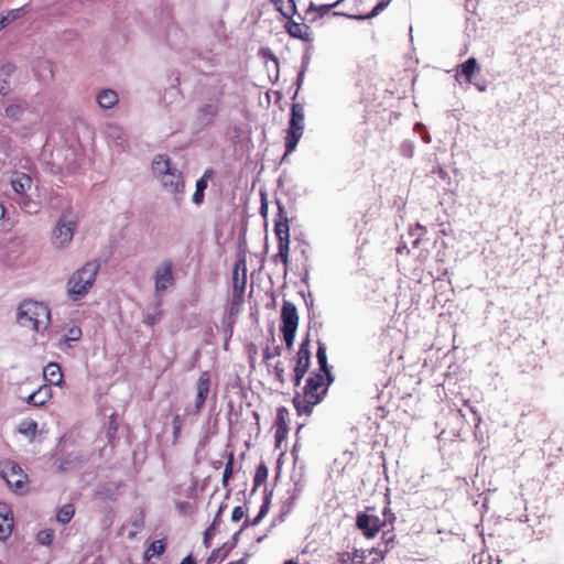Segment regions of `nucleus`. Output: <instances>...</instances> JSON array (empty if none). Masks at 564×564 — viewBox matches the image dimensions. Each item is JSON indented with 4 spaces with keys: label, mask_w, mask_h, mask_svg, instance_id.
I'll return each instance as SVG.
<instances>
[{
    "label": "nucleus",
    "mask_w": 564,
    "mask_h": 564,
    "mask_svg": "<svg viewBox=\"0 0 564 564\" xmlns=\"http://www.w3.org/2000/svg\"><path fill=\"white\" fill-rule=\"evenodd\" d=\"M274 371H275L276 379L281 383H283L284 382V366L281 361L276 362V365L274 366Z\"/></svg>",
    "instance_id": "48"
},
{
    "label": "nucleus",
    "mask_w": 564,
    "mask_h": 564,
    "mask_svg": "<svg viewBox=\"0 0 564 564\" xmlns=\"http://www.w3.org/2000/svg\"><path fill=\"white\" fill-rule=\"evenodd\" d=\"M164 550H165L164 541L155 540L145 550L144 557L147 560H150L152 557L160 556L161 554H163Z\"/></svg>",
    "instance_id": "33"
},
{
    "label": "nucleus",
    "mask_w": 564,
    "mask_h": 564,
    "mask_svg": "<svg viewBox=\"0 0 564 564\" xmlns=\"http://www.w3.org/2000/svg\"><path fill=\"white\" fill-rule=\"evenodd\" d=\"M82 337V329L79 327H70L66 335H65V341L66 343H70V341H77L79 340V338Z\"/></svg>",
    "instance_id": "42"
},
{
    "label": "nucleus",
    "mask_w": 564,
    "mask_h": 564,
    "mask_svg": "<svg viewBox=\"0 0 564 564\" xmlns=\"http://www.w3.org/2000/svg\"><path fill=\"white\" fill-rule=\"evenodd\" d=\"M392 0H380L372 10L365 14V15H354L352 18L357 20H368L377 17L380 12H382L391 2Z\"/></svg>",
    "instance_id": "35"
},
{
    "label": "nucleus",
    "mask_w": 564,
    "mask_h": 564,
    "mask_svg": "<svg viewBox=\"0 0 564 564\" xmlns=\"http://www.w3.org/2000/svg\"><path fill=\"white\" fill-rule=\"evenodd\" d=\"M260 213L262 216H267V213H268V204H267V200L264 198V195H262V199H261V206H260Z\"/></svg>",
    "instance_id": "56"
},
{
    "label": "nucleus",
    "mask_w": 564,
    "mask_h": 564,
    "mask_svg": "<svg viewBox=\"0 0 564 564\" xmlns=\"http://www.w3.org/2000/svg\"><path fill=\"white\" fill-rule=\"evenodd\" d=\"M311 364V351H310V340L306 338L303 340L299 347L296 352V362L294 367V372H307Z\"/></svg>",
    "instance_id": "15"
},
{
    "label": "nucleus",
    "mask_w": 564,
    "mask_h": 564,
    "mask_svg": "<svg viewBox=\"0 0 564 564\" xmlns=\"http://www.w3.org/2000/svg\"><path fill=\"white\" fill-rule=\"evenodd\" d=\"M13 523L11 508L4 502H0V540H6L11 534Z\"/></svg>",
    "instance_id": "14"
},
{
    "label": "nucleus",
    "mask_w": 564,
    "mask_h": 564,
    "mask_svg": "<svg viewBox=\"0 0 564 564\" xmlns=\"http://www.w3.org/2000/svg\"><path fill=\"white\" fill-rule=\"evenodd\" d=\"M365 552L362 550H354L352 552H340L336 556L334 564H362L365 561Z\"/></svg>",
    "instance_id": "19"
},
{
    "label": "nucleus",
    "mask_w": 564,
    "mask_h": 564,
    "mask_svg": "<svg viewBox=\"0 0 564 564\" xmlns=\"http://www.w3.org/2000/svg\"><path fill=\"white\" fill-rule=\"evenodd\" d=\"M284 28L291 37H294V39H297V40H301L304 42L312 41L311 28L304 23L295 22L291 18V19H288Z\"/></svg>",
    "instance_id": "13"
},
{
    "label": "nucleus",
    "mask_w": 564,
    "mask_h": 564,
    "mask_svg": "<svg viewBox=\"0 0 564 564\" xmlns=\"http://www.w3.org/2000/svg\"><path fill=\"white\" fill-rule=\"evenodd\" d=\"M304 107L301 104H293L291 107L289 127L284 138L285 153L282 160H285L297 147L304 133Z\"/></svg>",
    "instance_id": "7"
},
{
    "label": "nucleus",
    "mask_w": 564,
    "mask_h": 564,
    "mask_svg": "<svg viewBox=\"0 0 564 564\" xmlns=\"http://www.w3.org/2000/svg\"><path fill=\"white\" fill-rule=\"evenodd\" d=\"M226 83L223 78H214L209 85L212 96L197 109V119L203 124H210L220 111L221 98Z\"/></svg>",
    "instance_id": "4"
},
{
    "label": "nucleus",
    "mask_w": 564,
    "mask_h": 564,
    "mask_svg": "<svg viewBox=\"0 0 564 564\" xmlns=\"http://www.w3.org/2000/svg\"><path fill=\"white\" fill-rule=\"evenodd\" d=\"M43 377L51 386H61L63 382V373L61 367L51 362L43 369Z\"/></svg>",
    "instance_id": "21"
},
{
    "label": "nucleus",
    "mask_w": 564,
    "mask_h": 564,
    "mask_svg": "<svg viewBox=\"0 0 564 564\" xmlns=\"http://www.w3.org/2000/svg\"><path fill=\"white\" fill-rule=\"evenodd\" d=\"M382 540L386 544L384 550H381L378 547V549H372V551H371L380 556V561L383 560L384 554L389 551V549L393 547L394 542H395V535L392 531H387V532H383Z\"/></svg>",
    "instance_id": "32"
},
{
    "label": "nucleus",
    "mask_w": 564,
    "mask_h": 564,
    "mask_svg": "<svg viewBox=\"0 0 564 564\" xmlns=\"http://www.w3.org/2000/svg\"><path fill=\"white\" fill-rule=\"evenodd\" d=\"M32 178L29 174L26 173H17L12 180H11V187L12 189L21 196L23 195H26V192L31 188L32 186Z\"/></svg>",
    "instance_id": "17"
},
{
    "label": "nucleus",
    "mask_w": 564,
    "mask_h": 564,
    "mask_svg": "<svg viewBox=\"0 0 564 564\" xmlns=\"http://www.w3.org/2000/svg\"><path fill=\"white\" fill-rule=\"evenodd\" d=\"M232 455H230L229 460L227 462L224 473H223V485L227 486L228 480L232 475Z\"/></svg>",
    "instance_id": "45"
},
{
    "label": "nucleus",
    "mask_w": 564,
    "mask_h": 564,
    "mask_svg": "<svg viewBox=\"0 0 564 564\" xmlns=\"http://www.w3.org/2000/svg\"><path fill=\"white\" fill-rule=\"evenodd\" d=\"M21 9L10 11L6 17H8V23L15 20L20 14Z\"/></svg>",
    "instance_id": "55"
},
{
    "label": "nucleus",
    "mask_w": 564,
    "mask_h": 564,
    "mask_svg": "<svg viewBox=\"0 0 564 564\" xmlns=\"http://www.w3.org/2000/svg\"><path fill=\"white\" fill-rule=\"evenodd\" d=\"M99 269L100 261L94 259L70 274L67 280V296L70 301H79L89 293L96 282Z\"/></svg>",
    "instance_id": "2"
},
{
    "label": "nucleus",
    "mask_w": 564,
    "mask_h": 564,
    "mask_svg": "<svg viewBox=\"0 0 564 564\" xmlns=\"http://www.w3.org/2000/svg\"><path fill=\"white\" fill-rule=\"evenodd\" d=\"M267 477H268L267 467L263 464L259 465L256 470L254 478H253L254 488L260 486L261 484H263L267 480Z\"/></svg>",
    "instance_id": "40"
},
{
    "label": "nucleus",
    "mask_w": 564,
    "mask_h": 564,
    "mask_svg": "<svg viewBox=\"0 0 564 564\" xmlns=\"http://www.w3.org/2000/svg\"><path fill=\"white\" fill-rule=\"evenodd\" d=\"M15 70V66L11 63L4 64L0 67V95H7L9 91L8 79Z\"/></svg>",
    "instance_id": "26"
},
{
    "label": "nucleus",
    "mask_w": 564,
    "mask_h": 564,
    "mask_svg": "<svg viewBox=\"0 0 564 564\" xmlns=\"http://www.w3.org/2000/svg\"><path fill=\"white\" fill-rule=\"evenodd\" d=\"M214 176V170L207 169L203 175L198 180H205L206 185H208V181Z\"/></svg>",
    "instance_id": "52"
},
{
    "label": "nucleus",
    "mask_w": 564,
    "mask_h": 564,
    "mask_svg": "<svg viewBox=\"0 0 564 564\" xmlns=\"http://www.w3.org/2000/svg\"><path fill=\"white\" fill-rule=\"evenodd\" d=\"M276 10L286 19L297 13L295 0H270Z\"/></svg>",
    "instance_id": "25"
},
{
    "label": "nucleus",
    "mask_w": 564,
    "mask_h": 564,
    "mask_svg": "<svg viewBox=\"0 0 564 564\" xmlns=\"http://www.w3.org/2000/svg\"><path fill=\"white\" fill-rule=\"evenodd\" d=\"M297 326L299 319H283L281 332L283 335V340L289 349L293 346Z\"/></svg>",
    "instance_id": "22"
},
{
    "label": "nucleus",
    "mask_w": 564,
    "mask_h": 564,
    "mask_svg": "<svg viewBox=\"0 0 564 564\" xmlns=\"http://www.w3.org/2000/svg\"><path fill=\"white\" fill-rule=\"evenodd\" d=\"M209 387H210V376L207 371H204L199 378H198V382H197V395H196V402H195V409L197 411H199L205 401H206V398L208 395V392H209Z\"/></svg>",
    "instance_id": "16"
},
{
    "label": "nucleus",
    "mask_w": 564,
    "mask_h": 564,
    "mask_svg": "<svg viewBox=\"0 0 564 564\" xmlns=\"http://www.w3.org/2000/svg\"><path fill=\"white\" fill-rule=\"evenodd\" d=\"M76 216L70 208L64 209L57 219L52 232V246L55 249H66L74 238Z\"/></svg>",
    "instance_id": "5"
},
{
    "label": "nucleus",
    "mask_w": 564,
    "mask_h": 564,
    "mask_svg": "<svg viewBox=\"0 0 564 564\" xmlns=\"http://www.w3.org/2000/svg\"><path fill=\"white\" fill-rule=\"evenodd\" d=\"M219 552H220V550H214L212 552L210 556L208 557V563L216 562Z\"/></svg>",
    "instance_id": "58"
},
{
    "label": "nucleus",
    "mask_w": 564,
    "mask_h": 564,
    "mask_svg": "<svg viewBox=\"0 0 564 564\" xmlns=\"http://www.w3.org/2000/svg\"><path fill=\"white\" fill-rule=\"evenodd\" d=\"M414 130L421 134V138L425 143H430L432 141L431 134L426 131L425 126L422 122H416Z\"/></svg>",
    "instance_id": "44"
},
{
    "label": "nucleus",
    "mask_w": 564,
    "mask_h": 564,
    "mask_svg": "<svg viewBox=\"0 0 564 564\" xmlns=\"http://www.w3.org/2000/svg\"><path fill=\"white\" fill-rule=\"evenodd\" d=\"M278 214L274 220V235L278 240V253L274 259L280 258L283 264L286 267L289 263V251H290V226L289 218L285 213L284 205L276 200Z\"/></svg>",
    "instance_id": "8"
},
{
    "label": "nucleus",
    "mask_w": 564,
    "mask_h": 564,
    "mask_svg": "<svg viewBox=\"0 0 564 564\" xmlns=\"http://www.w3.org/2000/svg\"><path fill=\"white\" fill-rule=\"evenodd\" d=\"M226 508L225 505H220L219 509H218V512L214 519V522H213V525H216L219 521H220V517H221V513L224 511V509Z\"/></svg>",
    "instance_id": "57"
},
{
    "label": "nucleus",
    "mask_w": 564,
    "mask_h": 564,
    "mask_svg": "<svg viewBox=\"0 0 564 564\" xmlns=\"http://www.w3.org/2000/svg\"><path fill=\"white\" fill-rule=\"evenodd\" d=\"M17 317H52L47 304L36 300L22 301L17 311Z\"/></svg>",
    "instance_id": "12"
},
{
    "label": "nucleus",
    "mask_w": 564,
    "mask_h": 564,
    "mask_svg": "<svg viewBox=\"0 0 564 564\" xmlns=\"http://www.w3.org/2000/svg\"><path fill=\"white\" fill-rule=\"evenodd\" d=\"M329 384L323 373L312 372L306 380L303 394H296L293 398L297 413L310 415L313 408L326 395Z\"/></svg>",
    "instance_id": "1"
},
{
    "label": "nucleus",
    "mask_w": 564,
    "mask_h": 564,
    "mask_svg": "<svg viewBox=\"0 0 564 564\" xmlns=\"http://www.w3.org/2000/svg\"><path fill=\"white\" fill-rule=\"evenodd\" d=\"M304 76H305V66L301 67L300 72L297 73V76H296L297 89L296 90H299L301 88L303 80H304ZM296 95H297V91H295L294 98L296 97Z\"/></svg>",
    "instance_id": "50"
},
{
    "label": "nucleus",
    "mask_w": 564,
    "mask_h": 564,
    "mask_svg": "<svg viewBox=\"0 0 564 564\" xmlns=\"http://www.w3.org/2000/svg\"><path fill=\"white\" fill-rule=\"evenodd\" d=\"M338 4H339V1H336V2L330 3V4H319V6H316L313 1H311L308 7H307V9H306V11H305V14H306V17H311L310 18L311 22H314L317 19L323 18L324 15H326L333 8L337 7Z\"/></svg>",
    "instance_id": "18"
},
{
    "label": "nucleus",
    "mask_w": 564,
    "mask_h": 564,
    "mask_svg": "<svg viewBox=\"0 0 564 564\" xmlns=\"http://www.w3.org/2000/svg\"><path fill=\"white\" fill-rule=\"evenodd\" d=\"M305 371H302V372H294V386L295 387H299L301 384V381L303 379V377L305 376Z\"/></svg>",
    "instance_id": "54"
},
{
    "label": "nucleus",
    "mask_w": 564,
    "mask_h": 564,
    "mask_svg": "<svg viewBox=\"0 0 564 564\" xmlns=\"http://www.w3.org/2000/svg\"><path fill=\"white\" fill-rule=\"evenodd\" d=\"M35 398V406L44 405L52 398V389L50 386H41L33 392Z\"/></svg>",
    "instance_id": "31"
},
{
    "label": "nucleus",
    "mask_w": 564,
    "mask_h": 564,
    "mask_svg": "<svg viewBox=\"0 0 564 564\" xmlns=\"http://www.w3.org/2000/svg\"><path fill=\"white\" fill-rule=\"evenodd\" d=\"M0 474L6 482L14 489H21L25 482L26 475L19 464L13 460L0 463Z\"/></svg>",
    "instance_id": "9"
},
{
    "label": "nucleus",
    "mask_w": 564,
    "mask_h": 564,
    "mask_svg": "<svg viewBox=\"0 0 564 564\" xmlns=\"http://www.w3.org/2000/svg\"><path fill=\"white\" fill-rule=\"evenodd\" d=\"M18 431L28 436V437H34L37 432V423L34 420L28 419L23 420L18 427Z\"/></svg>",
    "instance_id": "34"
},
{
    "label": "nucleus",
    "mask_w": 564,
    "mask_h": 564,
    "mask_svg": "<svg viewBox=\"0 0 564 564\" xmlns=\"http://www.w3.org/2000/svg\"><path fill=\"white\" fill-rule=\"evenodd\" d=\"M8 24V17H0V31Z\"/></svg>",
    "instance_id": "62"
},
{
    "label": "nucleus",
    "mask_w": 564,
    "mask_h": 564,
    "mask_svg": "<svg viewBox=\"0 0 564 564\" xmlns=\"http://www.w3.org/2000/svg\"><path fill=\"white\" fill-rule=\"evenodd\" d=\"M263 518L257 514L251 521L246 520L243 523V528L250 525H257Z\"/></svg>",
    "instance_id": "53"
},
{
    "label": "nucleus",
    "mask_w": 564,
    "mask_h": 564,
    "mask_svg": "<svg viewBox=\"0 0 564 564\" xmlns=\"http://www.w3.org/2000/svg\"><path fill=\"white\" fill-rule=\"evenodd\" d=\"M317 362L319 365V370L317 372H321L326 377L328 383H332L334 380V377L330 372V368L327 364V355H326V347L323 344H318L317 352H316Z\"/></svg>",
    "instance_id": "23"
},
{
    "label": "nucleus",
    "mask_w": 564,
    "mask_h": 564,
    "mask_svg": "<svg viewBox=\"0 0 564 564\" xmlns=\"http://www.w3.org/2000/svg\"><path fill=\"white\" fill-rule=\"evenodd\" d=\"M477 68V59L471 56L460 65V74L466 78L468 83H471L473 75L475 74Z\"/></svg>",
    "instance_id": "30"
},
{
    "label": "nucleus",
    "mask_w": 564,
    "mask_h": 564,
    "mask_svg": "<svg viewBox=\"0 0 564 564\" xmlns=\"http://www.w3.org/2000/svg\"><path fill=\"white\" fill-rule=\"evenodd\" d=\"M173 425V438L174 442H177L181 435L182 426H183V419L180 415H175L172 420Z\"/></svg>",
    "instance_id": "41"
},
{
    "label": "nucleus",
    "mask_w": 564,
    "mask_h": 564,
    "mask_svg": "<svg viewBox=\"0 0 564 564\" xmlns=\"http://www.w3.org/2000/svg\"><path fill=\"white\" fill-rule=\"evenodd\" d=\"M247 284L246 259H238L232 268V295L228 307L229 317L237 315L245 300Z\"/></svg>",
    "instance_id": "6"
},
{
    "label": "nucleus",
    "mask_w": 564,
    "mask_h": 564,
    "mask_svg": "<svg viewBox=\"0 0 564 564\" xmlns=\"http://www.w3.org/2000/svg\"><path fill=\"white\" fill-rule=\"evenodd\" d=\"M26 402L29 404H32L35 406V398H34V393H31L28 398H26Z\"/></svg>",
    "instance_id": "63"
},
{
    "label": "nucleus",
    "mask_w": 564,
    "mask_h": 564,
    "mask_svg": "<svg viewBox=\"0 0 564 564\" xmlns=\"http://www.w3.org/2000/svg\"><path fill=\"white\" fill-rule=\"evenodd\" d=\"M280 317H299L296 306L290 301H284Z\"/></svg>",
    "instance_id": "39"
},
{
    "label": "nucleus",
    "mask_w": 564,
    "mask_h": 564,
    "mask_svg": "<svg viewBox=\"0 0 564 564\" xmlns=\"http://www.w3.org/2000/svg\"><path fill=\"white\" fill-rule=\"evenodd\" d=\"M227 564H247V563H246V560H245V558H240V560H238V561L229 562V563H227Z\"/></svg>",
    "instance_id": "64"
},
{
    "label": "nucleus",
    "mask_w": 564,
    "mask_h": 564,
    "mask_svg": "<svg viewBox=\"0 0 564 564\" xmlns=\"http://www.w3.org/2000/svg\"><path fill=\"white\" fill-rule=\"evenodd\" d=\"M400 152L405 158H412L414 153V145L411 141H403L400 147Z\"/></svg>",
    "instance_id": "43"
},
{
    "label": "nucleus",
    "mask_w": 564,
    "mask_h": 564,
    "mask_svg": "<svg viewBox=\"0 0 564 564\" xmlns=\"http://www.w3.org/2000/svg\"><path fill=\"white\" fill-rule=\"evenodd\" d=\"M26 321H28V322H30L31 327H32L33 329L37 330V328H39V322H40L39 319L30 318V319H26Z\"/></svg>",
    "instance_id": "61"
},
{
    "label": "nucleus",
    "mask_w": 564,
    "mask_h": 564,
    "mask_svg": "<svg viewBox=\"0 0 564 564\" xmlns=\"http://www.w3.org/2000/svg\"><path fill=\"white\" fill-rule=\"evenodd\" d=\"M54 532L51 529L41 530L36 534V541L42 545H50L53 542Z\"/></svg>",
    "instance_id": "38"
},
{
    "label": "nucleus",
    "mask_w": 564,
    "mask_h": 564,
    "mask_svg": "<svg viewBox=\"0 0 564 564\" xmlns=\"http://www.w3.org/2000/svg\"><path fill=\"white\" fill-rule=\"evenodd\" d=\"M435 172L438 174L441 178H445L447 176L446 171L440 166L435 170Z\"/></svg>",
    "instance_id": "60"
},
{
    "label": "nucleus",
    "mask_w": 564,
    "mask_h": 564,
    "mask_svg": "<svg viewBox=\"0 0 564 564\" xmlns=\"http://www.w3.org/2000/svg\"><path fill=\"white\" fill-rule=\"evenodd\" d=\"M96 100L102 109H111L118 102L119 98L115 90L106 88L99 91Z\"/></svg>",
    "instance_id": "24"
},
{
    "label": "nucleus",
    "mask_w": 564,
    "mask_h": 564,
    "mask_svg": "<svg viewBox=\"0 0 564 564\" xmlns=\"http://www.w3.org/2000/svg\"><path fill=\"white\" fill-rule=\"evenodd\" d=\"M25 112L26 108L21 104H10L6 108V117L15 123L23 121Z\"/></svg>",
    "instance_id": "28"
},
{
    "label": "nucleus",
    "mask_w": 564,
    "mask_h": 564,
    "mask_svg": "<svg viewBox=\"0 0 564 564\" xmlns=\"http://www.w3.org/2000/svg\"><path fill=\"white\" fill-rule=\"evenodd\" d=\"M245 510L241 506H237L234 508L232 512H231V520L234 522H238L240 521L243 517H245Z\"/></svg>",
    "instance_id": "47"
},
{
    "label": "nucleus",
    "mask_w": 564,
    "mask_h": 564,
    "mask_svg": "<svg viewBox=\"0 0 564 564\" xmlns=\"http://www.w3.org/2000/svg\"><path fill=\"white\" fill-rule=\"evenodd\" d=\"M375 508H367L365 512H359L356 517V527L362 532L367 539L377 535L380 529L387 525H393L395 514L386 506L382 510V519L373 514Z\"/></svg>",
    "instance_id": "3"
},
{
    "label": "nucleus",
    "mask_w": 564,
    "mask_h": 564,
    "mask_svg": "<svg viewBox=\"0 0 564 564\" xmlns=\"http://www.w3.org/2000/svg\"><path fill=\"white\" fill-rule=\"evenodd\" d=\"M208 185H206L205 180H197L195 184V192L193 194L192 200L195 205H200L204 202L205 189Z\"/></svg>",
    "instance_id": "37"
},
{
    "label": "nucleus",
    "mask_w": 564,
    "mask_h": 564,
    "mask_svg": "<svg viewBox=\"0 0 564 564\" xmlns=\"http://www.w3.org/2000/svg\"><path fill=\"white\" fill-rule=\"evenodd\" d=\"M288 415H289V411L286 408L280 406L276 410V415H275L276 438H280L282 435H284L288 432V423H286Z\"/></svg>",
    "instance_id": "27"
},
{
    "label": "nucleus",
    "mask_w": 564,
    "mask_h": 564,
    "mask_svg": "<svg viewBox=\"0 0 564 564\" xmlns=\"http://www.w3.org/2000/svg\"><path fill=\"white\" fill-rule=\"evenodd\" d=\"M282 352V348L280 346H275L272 350L267 347L263 351V359L264 360H270L272 358H274L275 356H280Z\"/></svg>",
    "instance_id": "46"
},
{
    "label": "nucleus",
    "mask_w": 564,
    "mask_h": 564,
    "mask_svg": "<svg viewBox=\"0 0 564 564\" xmlns=\"http://www.w3.org/2000/svg\"><path fill=\"white\" fill-rule=\"evenodd\" d=\"M173 263L163 261L154 272L155 293L161 295L174 285Z\"/></svg>",
    "instance_id": "10"
},
{
    "label": "nucleus",
    "mask_w": 564,
    "mask_h": 564,
    "mask_svg": "<svg viewBox=\"0 0 564 564\" xmlns=\"http://www.w3.org/2000/svg\"><path fill=\"white\" fill-rule=\"evenodd\" d=\"M426 232V228L417 225L415 228V232H411V235H417V237L413 240L412 246L413 248H416L420 243V236Z\"/></svg>",
    "instance_id": "49"
},
{
    "label": "nucleus",
    "mask_w": 564,
    "mask_h": 564,
    "mask_svg": "<svg viewBox=\"0 0 564 564\" xmlns=\"http://www.w3.org/2000/svg\"><path fill=\"white\" fill-rule=\"evenodd\" d=\"M269 505H270V499L269 497H265L264 500H263V503L262 506L260 507V510L258 512V514L262 518H264L269 511Z\"/></svg>",
    "instance_id": "51"
},
{
    "label": "nucleus",
    "mask_w": 564,
    "mask_h": 564,
    "mask_svg": "<svg viewBox=\"0 0 564 564\" xmlns=\"http://www.w3.org/2000/svg\"><path fill=\"white\" fill-rule=\"evenodd\" d=\"M173 169H175V166L169 156L163 154H158L154 156L152 161V171L156 178L163 175L165 172L172 171Z\"/></svg>",
    "instance_id": "20"
},
{
    "label": "nucleus",
    "mask_w": 564,
    "mask_h": 564,
    "mask_svg": "<svg viewBox=\"0 0 564 564\" xmlns=\"http://www.w3.org/2000/svg\"><path fill=\"white\" fill-rule=\"evenodd\" d=\"M75 514V509L73 505H64L57 512L56 519L58 522L66 524L68 523Z\"/></svg>",
    "instance_id": "36"
},
{
    "label": "nucleus",
    "mask_w": 564,
    "mask_h": 564,
    "mask_svg": "<svg viewBox=\"0 0 564 564\" xmlns=\"http://www.w3.org/2000/svg\"><path fill=\"white\" fill-rule=\"evenodd\" d=\"M181 564H196V561L193 558L192 555H187L182 562Z\"/></svg>",
    "instance_id": "59"
},
{
    "label": "nucleus",
    "mask_w": 564,
    "mask_h": 564,
    "mask_svg": "<svg viewBox=\"0 0 564 564\" xmlns=\"http://www.w3.org/2000/svg\"><path fill=\"white\" fill-rule=\"evenodd\" d=\"M20 208L29 215H37L41 210L40 204L29 195H23L17 200Z\"/></svg>",
    "instance_id": "29"
},
{
    "label": "nucleus",
    "mask_w": 564,
    "mask_h": 564,
    "mask_svg": "<svg viewBox=\"0 0 564 564\" xmlns=\"http://www.w3.org/2000/svg\"><path fill=\"white\" fill-rule=\"evenodd\" d=\"M163 188L175 196V200L182 199L184 192V181L182 173L175 167L170 172H165L163 175L158 177Z\"/></svg>",
    "instance_id": "11"
}]
</instances>
